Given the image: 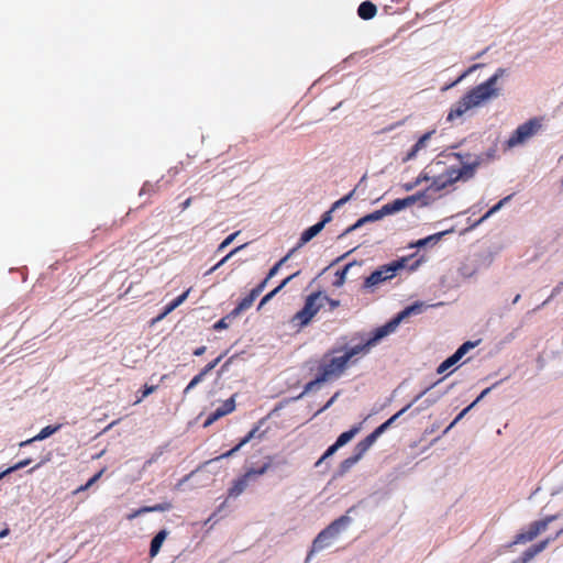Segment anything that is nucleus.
I'll use <instances>...</instances> for the list:
<instances>
[{
	"mask_svg": "<svg viewBox=\"0 0 563 563\" xmlns=\"http://www.w3.org/2000/svg\"><path fill=\"white\" fill-rule=\"evenodd\" d=\"M412 188H413V185H407V186H406V189H407V190H411Z\"/></svg>",
	"mask_w": 563,
	"mask_h": 563,
	"instance_id": "bf43d9fd",
	"label": "nucleus"
},
{
	"mask_svg": "<svg viewBox=\"0 0 563 563\" xmlns=\"http://www.w3.org/2000/svg\"><path fill=\"white\" fill-rule=\"evenodd\" d=\"M156 389H157L156 385H147V384H145L143 386V389L141 390L142 396L135 401V404L141 402L145 397H147L148 395L153 394Z\"/></svg>",
	"mask_w": 563,
	"mask_h": 563,
	"instance_id": "37998d69",
	"label": "nucleus"
},
{
	"mask_svg": "<svg viewBox=\"0 0 563 563\" xmlns=\"http://www.w3.org/2000/svg\"><path fill=\"white\" fill-rule=\"evenodd\" d=\"M296 252V249H291L286 256H284L280 261H278L268 272V275L266 276L267 279L272 278L274 275L277 274L280 266L288 261V258Z\"/></svg>",
	"mask_w": 563,
	"mask_h": 563,
	"instance_id": "7c9ffc66",
	"label": "nucleus"
},
{
	"mask_svg": "<svg viewBox=\"0 0 563 563\" xmlns=\"http://www.w3.org/2000/svg\"><path fill=\"white\" fill-rule=\"evenodd\" d=\"M434 385L426 388L423 391L416 396L412 402L405 406L402 409H400L398 412H396L394 416L387 419L384 423L377 427L378 431L383 434L401 415H404L412 406L413 402L418 401Z\"/></svg>",
	"mask_w": 563,
	"mask_h": 563,
	"instance_id": "4468645a",
	"label": "nucleus"
},
{
	"mask_svg": "<svg viewBox=\"0 0 563 563\" xmlns=\"http://www.w3.org/2000/svg\"><path fill=\"white\" fill-rule=\"evenodd\" d=\"M559 518L558 515H550L541 520L533 521L529 525L527 531H521L515 536L512 544H523L534 540L541 532H544L549 525Z\"/></svg>",
	"mask_w": 563,
	"mask_h": 563,
	"instance_id": "423d86ee",
	"label": "nucleus"
},
{
	"mask_svg": "<svg viewBox=\"0 0 563 563\" xmlns=\"http://www.w3.org/2000/svg\"><path fill=\"white\" fill-rule=\"evenodd\" d=\"M325 299H328V296L321 291L308 295L303 307L292 316L291 324L299 329L308 325L324 306Z\"/></svg>",
	"mask_w": 563,
	"mask_h": 563,
	"instance_id": "20e7f679",
	"label": "nucleus"
},
{
	"mask_svg": "<svg viewBox=\"0 0 563 563\" xmlns=\"http://www.w3.org/2000/svg\"><path fill=\"white\" fill-rule=\"evenodd\" d=\"M332 208L328 211H325L322 217H321V220L318 222V224H322V229L324 228V225L330 222L332 220Z\"/></svg>",
	"mask_w": 563,
	"mask_h": 563,
	"instance_id": "c03bdc74",
	"label": "nucleus"
},
{
	"mask_svg": "<svg viewBox=\"0 0 563 563\" xmlns=\"http://www.w3.org/2000/svg\"><path fill=\"white\" fill-rule=\"evenodd\" d=\"M445 233L446 232H440V233H435V234L429 235V236H427L424 239H420L415 244H412L411 246H417V247L426 246L427 245V241H434V243H437Z\"/></svg>",
	"mask_w": 563,
	"mask_h": 563,
	"instance_id": "72a5a7b5",
	"label": "nucleus"
},
{
	"mask_svg": "<svg viewBox=\"0 0 563 563\" xmlns=\"http://www.w3.org/2000/svg\"><path fill=\"white\" fill-rule=\"evenodd\" d=\"M511 196H507L504 199L499 200L494 207H492L478 221V223L484 222L487 220L490 216H493L495 212H497L509 199Z\"/></svg>",
	"mask_w": 563,
	"mask_h": 563,
	"instance_id": "c756f323",
	"label": "nucleus"
},
{
	"mask_svg": "<svg viewBox=\"0 0 563 563\" xmlns=\"http://www.w3.org/2000/svg\"><path fill=\"white\" fill-rule=\"evenodd\" d=\"M463 174H464L463 169H450V170H448V178L441 183L435 180L434 185H435L437 189H442V188L446 187L448 185H451L454 181L462 178Z\"/></svg>",
	"mask_w": 563,
	"mask_h": 563,
	"instance_id": "393cba45",
	"label": "nucleus"
},
{
	"mask_svg": "<svg viewBox=\"0 0 563 563\" xmlns=\"http://www.w3.org/2000/svg\"><path fill=\"white\" fill-rule=\"evenodd\" d=\"M519 299H520V295H517V296L514 298L512 302H514V303H517V302L519 301Z\"/></svg>",
	"mask_w": 563,
	"mask_h": 563,
	"instance_id": "13d9d810",
	"label": "nucleus"
},
{
	"mask_svg": "<svg viewBox=\"0 0 563 563\" xmlns=\"http://www.w3.org/2000/svg\"><path fill=\"white\" fill-rule=\"evenodd\" d=\"M246 307V297L242 298L235 309L213 324L214 330H222L229 327V322Z\"/></svg>",
	"mask_w": 563,
	"mask_h": 563,
	"instance_id": "2eb2a0df",
	"label": "nucleus"
},
{
	"mask_svg": "<svg viewBox=\"0 0 563 563\" xmlns=\"http://www.w3.org/2000/svg\"><path fill=\"white\" fill-rule=\"evenodd\" d=\"M246 488V474L236 478L232 486L228 489V498L239 497Z\"/></svg>",
	"mask_w": 563,
	"mask_h": 563,
	"instance_id": "4be33fe9",
	"label": "nucleus"
},
{
	"mask_svg": "<svg viewBox=\"0 0 563 563\" xmlns=\"http://www.w3.org/2000/svg\"><path fill=\"white\" fill-rule=\"evenodd\" d=\"M104 471H106V468L100 470L85 485L79 486L74 493L77 494V493L87 490L89 487H91L96 482H98L101 478Z\"/></svg>",
	"mask_w": 563,
	"mask_h": 563,
	"instance_id": "2f4dec72",
	"label": "nucleus"
},
{
	"mask_svg": "<svg viewBox=\"0 0 563 563\" xmlns=\"http://www.w3.org/2000/svg\"><path fill=\"white\" fill-rule=\"evenodd\" d=\"M541 128V123L537 118L530 119L529 121L520 124L507 141L509 147L517 146L525 143L531 136H533Z\"/></svg>",
	"mask_w": 563,
	"mask_h": 563,
	"instance_id": "0eeeda50",
	"label": "nucleus"
},
{
	"mask_svg": "<svg viewBox=\"0 0 563 563\" xmlns=\"http://www.w3.org/2000/svg\"><path fill=\"white\" fill-rule=\"evenodd\" d=\"M492 390V387H488L486 389H484L481 395L473 401L475 402V405L481 401L489 391Z\"/></svg>",
	"mask_w": 563,
	"mask_h": 563,
	"instance_id": "603ef678",
	"label": "nucleus"
},
{
	"mask_svg": "<svg viewBox=\"0 0 563 563\" xmlns=\"http://www.w3.org/2000/svg\"><path fill=\"white\" fill-rule=\"evenodd\" d=\"M245 444H246V437H243L234 448H232L231 450H229V451L220 454L219 456L208 461L207 463H211L213 461H219V460L231 457Z\"/></svg>",
	"mask_w": 563,
	"mask_h": 563,
	"instance_id": "bb28decb",
	"label": "nucleus"
},
{
	"mask_svg": "<svg viewBox=\"0 0 563 563\" xmlns=\"http://www.w3.org/2000/svg\"><path fill=\"white\" fill-rule=\"evenodd\" d=\"M267 278H265L257 287L253 288L250 292H249V307L252 305L253 300L260 296V294L263 291L266 283H267Z\"/></svg>",
	"mask_w": 563,
	"mask_h": 563,
	"instance_id": "e433bc0d",
	"label": "nucleus"
},
{
	"mask_svg": "<svg viewBox=\"0 0 563 563\" xmlns=\"http://www.w3.org/2000/svg\"><path fill=\"white\" fill-rule=\"evenodd\" d=\"M190 289H187L181 295L173 299L166 307L164 308V311L155 319V321H159L164 319L168 313L174 311L177 307H179L188 297Z\"/></svg>",
	"mask_w": 563,
	"mask_h": 563,
	"instance_id": "aec40b11",
	"label": "nucleus"
},
{
	"mask_svg": "<svg viewBox=\"0 0 563 563\" xmlns=\"http://www.w3.org/2000/svg\"><path fill=\"white\" fill-rule=\"evenodd\" d=\"M481 67V64H475L473 66H471L468 69H466L463 74H461L459 76V78L453 81L451 85H449L448 87H445V89H449L455 85H457L459 82H461L464 78H466L471 73H473L476 68Z\"/></svg>",
	"mask_w": 563,
	"mask_h": 563,
	"instance_id": "a19ab883",
	"label": "nucleus"
},
{
	"mask_svg": "<svg viewBox=\"0 0 563 563\" xmlns=\"http://www.w3.org/2000/svg\"><path fill=\"white\" fill-rule=\"evenodd\" d=\"M243 246H239L236 249H234L233 251H231L228 255H225L217 265H214L210 272H213L216 271L223 262H225L231 255H233L235 252H238L239 250H241Z\"/></svg>",
	"mask_w": 563,
	"mask_h": 563,
	"instance_id": "de8ad7c7",
	"label": "nucleus"
},
{
	"mask_svg": "<svg viewBox=\"0 0 563 563\" xmlns=\"http://www.w3.org/2000/svg\"><path fill=\"white\" fill-rule=\"evenodd\" d=\"M333 400H334V397H332V398L328 401V404L324 406V408H328L330 405H332Z\"/></svg>",
	"mask_w": 563,
	"mask_h": 563,
	"instance_id": "4d7b16f0",
	"label": "nucleus"
},
{
	"mask_svg": "<svg viewBox=\"0 0 563 563\" xmlns=\"http://www.w3.org/2000/svg\"><path fill=\"white\" fill-rule=\"evenodd\" d=\"M380 435L382 433L376 428L372 433H369L366 438H364L355 445L354 453L362 459L363 455L369 450V448L375 443V441Z\"/></svg>",
	"mask_w": 563,
	"mask_h": 563,
	"instance_id": "ddd939ff",
	"label": "nucleus"
},
{
	"mask_svg": "<svg viewBox=\"0 0 563 563\" xmlns=\"http://www.w3.org/2000/svg\"><path fill=\"white\" fill-rule=\"evenodd\" d=\"M415 310V306L407 307L389 322L375 329L369 336L362 340L361 343L350 347L333 349L331 353L325 354L318 365L316 378L305 386L303 393L312 390L322 383L340 378L349 366L356 364L360 357L368 354L373 346L383 338L394 332L400 321Z\"/></svg>",
	"mask_w": 563,
	"mask_h": 563,
	"instance_id": "f257e3e1",
	"label": "nucleus"
},
{
	"mask_svg": "<svg viewBox=\"0 0 563 563\" xmlns=\"http://www.w3.org/2000/svg\"><path fill=\"white\" fill-rule=\"evenodd\" d=\"M475 406V402H472L470 406L464 408L456 417L455 419L450 423V426L444 430V433H446L450 429H452L473 407Z\"/></svg>",
	"mask_w": 563,
	"mask_h": 563,
	"instance_id": "ea45409f",
	"label": "nucleus"
},
{
	"mask_svg": "<svg viewBox=\"0 0 563 563\" xmlns=\"http://www.w3.org/2000/svg\"><path fill=\"white\" fill-rule=\"evenodd\" d=\"M325 302L329 303L331 310H334L335 308H338L340 306L339 300L332 299L330 297H328V299H325Z\"/></svg>",
	"mask_w": 563,
	"mask_h": 563,
	"instance_id": "8fccbe9b",
	"label": "nucleus"
},
{
	"mask_svg": "<svg viewBox=\"0 0 563 563\" xmlns=\"http://www.w3.org/2000/svg\"><path fill=\"white\" fill-rule=\"evenodd\" d=\"M31 459H25V460H22L20 462H18L16 464H14L13 466H10L9 468L4 470L3 472L0 473V476H5L12 472H15L18 470H21L25 466H27L30 463H31Z\"/></svg>",
	"mask_w": 563,
	"mask_h": 563,
	"instance_id": "f704fd0d",
	"label": "nucleus"
},
{
	"mask_svg": "<svg viewBox=\"0 0 563 563\" xmlns=\"http://www.w3.org/2000/svg\"><path fill=\"white\" fill-rule=\"evenodd\" d=\"M267 423L266 420H262L258 426H256L255 428H253L252 430L249 431V435H247V439L249 441L252 440V439H261L265 432H266V429L265 430H262V427L265 426Z\"/></svg>",
	"mask_w": 563,
	"mask_h": 563,
	"instance_id": "473e14b6",
	"label": "nucleus"
},
{
	"mask_svg": "<svg viewBox=\"0 0 563 563\" xmlns=\"http://www.w3.org/2000/svg\"><path fill=\"white\" fill-rule=\"evenodd\" d=\"M300 274V271H297L296 273L289 275L287 278H285L277 287H275L272 291H269L267 295H265L261 302L260 308L264 306L268 300H271L277 292H279L292 278L297 277Z\"/></svg>",
	"mask_w": 563,
	"mask_h": 563,
	"instance_id": "b1692460",
	"label": "nucleus"
},
{
	"mask_svg": "<svg viewBox=\"0 0 563 563\" xmlns=\"http://www.w3.org/2000/svg\"><path fill=\"white\" fill-rule=\"evenodd\" d=\"M507 73L505 68H498L484 82L473 87L466 91L456 102H454L446 115V121L452 122L462 118L468 111L481 108L489 103L492 100L503 95V88L498 86V80Z\"/></svg>",
	"mask_w": 563,
	"mask_h": 563,
	"instance_id": "f03ea898",
	"label": "nucleus"
},
{
	"mask_svg": "<svg viewBox=\"0 0 563 563\" xmlns=\"http://www.w3.org/2000/svg\"><path fill=\"white\" fill-rule=\"evenodd\" d=\"M475 346L474 342H464L450 357L443 361L437 368L438 374H443L450 367L455 365L471 349Z\"/></svg>",
	"mask_w": 563,
	"mask_h": 563,
	"instance_id": "6e6552de",
	"label": "nucleus"
},
{
	"mask_svg": "<svg viewBox=\"0 0 563 563\" xmlns=\"http://www.w3.org/2000/svg\"><path fill=\"white\" fill-rule=\"evenodd\" d=\"M221 357H217L214 361L210 362L209 364H207L203 369L197 374L191 380L190 383L186 386V388L184 389V395H187L195 386H197L200 382H202L203 377L211 371L213 369L217 364L219 363Z\"/></svg>",
	"mask_w": 563,
	"mask_h": 563,
	"instance_id": "f3484780",
	"label": "nucleus"
},
{
	"mask_svg": "<svg viewBox=\"0 0 563 563\" xmlns=\"http://www.w3.org/2000/svg\"><path fill=\"white\" fill-rule=\"evenodd\" d=\"M3 476H0V479L2 478Z\"/></svg>",
	"mask_w": 563,
	"mask_h": 563,
	"instance_id": "e2e57ef3",
	"label": "nucleus"
},
{
	"mask_svg": "<svg viewBox=\"0 0 563 563\" xmlns=\"http://www.w3.org/2000/svg\"><path fill=\"white\" fill-rule=\"evenodd\" d=\"M351 517L344 515L333 520L327 528L321 530L312 541L311 550L307 555V561L311 556L328 547L339 537V534L351 523Z\"/></svg>",
	"mask_w": 563,
	"mask_h": 563,
	"instance_id": "7ed1b4c3",
	"label": "nucleus"
},
{
	"mask_svg": "<svg viewBox=\"0 0 563 563\" xmlns=\"http://www.w3.org/2000/svg\"><path fill=\"white\" fill-rule=\"evenodd\" d=\"M353 195V192H350L349 195L342 197L341 199L336 200L333 206H332V210L343 206L345 202H347L351 198V196Z\"/></svg>",
	"mask_w": 563,
	"mask_h": 563,
	"instance_id": "49530a36",
	"label": "nucleus"
},
{
	"mask_svg": "<svg viewBox=\"0 0 563 563\" xmlns=\"http://www.w3.org/2000/svg\"><path fill=\"white\" fill-rule=\"evenodd\" d=\"M361 431V423L352 427L349 431L341 433L334 442L336 446L341 448L350 442Z\"/></svg>",
	"mask_w": 563,
	"mask_h": 563,
	"instance_id": "a878e982",
	"label": "nucleus"
},
{
	"mask_svg": "<svg viewBox=\"0 0 563 563\" xmlns=\"http://www.w3.org/2000/svg\"><path fill=\"white\" fill-rule=\"evenodd\" d=\"M224 417V413L222 410H220L219 408H217L213 412H211L208 418L206 419V421L203 422V427L205 428H208L210 427L213 422H216L218 419Z\"/></svg>",
	"mask_w": 563,
	"mask_h": 563,
	"instance_id": "c9c22d12",
	"label": "nucleus"
},
{
	"mask_svg": "<svg viewBox=\"0 0 563 563\" xmlns=\"http://www.w3.org/2000/svg\"><path fill=\"white\" fill-rule=\"evenodd\" d=\"M234 239V234H231L230 236H228L220 245H219V249L218 251H223L231 242L232 240Z\"/></svg>",
	"mask_w": 563,
	"mask_h": 563,
	"instance_id": "09e8293b",
	"label": "nucleus"
},
{
	"mask_svg": "<svg viewBox=\"0 0 563 563\" xmlns=\"http://www.w3.org/2000/svg\"><path fill=\"white\" fill-rule=\"evenodd\" d=\"M377 13L376 5L371 1H364L358 5L357 14L363 20H371Z\"/></svg>",
	"mask_w": 563,
	"mask_h": 563,
	"instance_id": "5701e85b",
	"label": "nucleus"
},
{
	"mask_svg": "<svg viewBox=\"0 0 563 563\" xmlns=\"http://www.w3.org/2000/svg\"><path fill=\"white\" fill-rule=\"evenodd\" d=\"M271 466V463L269 462H265L261 467L256 468V467H249V472H247V475H249V478L254 476V475H262L268 467Z\"/></svg>",
	"mask_w": 563,
	"mask_h": 563,
	"instance_id": "79ce46f5",
	"label": "nucleus"
},
{
	"mask_svg": "<svg viewBox=\"0 0 563 563\" xmlns=\"http://www.w3.org/2000/svg\"><path fill=\"white\" fill-rule=\"evenodd\" d=\"M561 187H562V189H563V179L561 180Z\"/></svg>",
	"mask_w": 563,
	"mask_h": 563,
	"instance_id": "680f3d73",
	"label": "nucleus"
},
{
	"mask_svg": "<svg viewBox=\"0 0 563 563\" xmlns=\"http://www.w3.org/2000/svg\"><path fill=\"white\" fill-rule=\"evenodd\" d=\"M405 208H406V206H405V202L402 199H396V200L383 206V209H384V212L386 213V216L398 212Z\"/></svg>",
	"mask_w": 563,
	"mask_h": 563,
	"instance_id": "cd10ccee",
	"label": "nucleus"
},
{
	"mask_svg": "<svg viewBox=\"0 0 563 563\" xmlns=\"http://www.w3.org/2000/svg\"><path fill=\"white\" fill-rule=\"evenodd\" d=\"M422 196V194H417V195H412V196H408L406 198H404V202H405V206L406 207H409V206H412L415 202H417L419 200V198Z\"/></svg>",
	"mask_w": 563,
	"mask_h": 563,
	"instance_id": "a18cd8bd",
	"label": "nucleus"
},
{
	"mask_svg": "<svg viewBox=\"0 0 563 563\" xmlns=\"http://www.w3.org/2000/svg\"><path fill=\"white\" fill-rule=\"evenodd\" d=\"M167 536H168V531L166 529H163L155 534V537L151 541V547H150V556L151 558H155L158 554V552L162 548V544L165 541V539L167 538Z\"/></svg>",
	"mask_w": 563,
	"mask_h": 563,
	"instance_id": "412c9836",
	"label": "nucleus"
},
{
	"mask_svg": "<svg viewBox=\"0 0 563 563\" xmlns=\"http://www.w3.org/2000/svg\"><path fill=\"white\" fill-rule=\"evenodd\" d=\"M435 133V130L426 132L422 136L419 137V140L416 142V144L410 148V151L407 153V155L402 158V162L406 163L408 161H411L417 157L419 152L422 150H426L428 146V141L431 139V136Z\"/></svg>",
	"mask_w": 563,
	"mask_h": 563,
	"instance_id": "9b49d317",
	"label": "nucleus"
},
{
	"mask_svg": "<svg viewBox=\"0 0 563 563\" xmlns=\"http://www.w3.org/2000/svg\"><path fill=\"white\" fill-rule=\"evenodd\" d=\"M172 508H173V505L169 501L156 504L154 506H144V507L135 509L132 512H130L129 515H126V519L131 521L143 514L164 512V511L170 510Z\"/></svg>",
	"mask_w": 563,
	"mask_h": 563,
	"instance_id": "9d476101",
	"label": "nucleus"
},
{
	"mask_svg": "<svg viewBox=\"0 0 563 563\" xmlns=\"http://www.w3.org/2000/svg\"><path fill=\"white\" fill-rule=\"evenodd\" d=\"M407 258L402 257L391 263L379 266L369 276H367L363 283V288L374 289L382 283L393 279L397 273L405 268Z\"/></svg>",
	"mask_w": 563,
	"mask_h": 563,
	"instance_id": "39448f33",
	"label": "nucleus"
},
{
	"mask_svg": "<svg viewBox=\"0 0 563 563\" xmlns=\"http://www.w3.org/2000/svg\"><path fill=\"white\" fill-rule=\"evenodd\" d=\"M321 231H322V224L316 223V224L311 225L310 228H308L307 230H305L301 233L300 239L294 249H296V251H297L298 249L302 247L306 243H308L310 240H312Z\"/></svg>",
	"mask_w": 563,
	"mask_h": 563,
	"instance_id": "6ab92c4d",
	"label": "nucleus"
},
{
	"mask_svg": "<svg viewBox=\"0 0 563 563\" xmlns=\"http://www.w3.org/2000/svg\"><path fill=\"white\" fill-rule=\"evenodd\" d=\"M8 534H9V529H8V528L3 529V530L0 532V539H2V538H4V537H7Z\"/></svg>",
	"mask_w": 563,
	"mask_h": 563,
	"instance_id": "6e6d98bb",
	"label": "nucleus"
},
{
	"mask_svg": "<svg viewBox=\"0 0 563 563\" xmlns=\"http://www.w3.org/2000/svg\"><path fill=\"white\" fill-rule=\"evenodd\" d=\"M220 410L223 411L224 416L231 413L235 409V400L234 396L227 399L220 407H218Z\"/></svg>",
	"mask_w": 563,
	"mask_h": 563,
	"instance_id": "4c0bfd02",
	"label": "nucleus"
},
{
	"mask_svg": "<svg viewBox=\"0 0 563 563\" xmlns=\"http://www.w3.org/2000/svg\"><path fill=\"white\" fill-rule=\"evenodd\" d=\"M191 201H192V198H188L186 199L181 205H180V208L181 210H186L190 205H191Z\"/></svg>",
	"mask_w": 563,
	"mask_h": 563,
	"instance_id": "5fc2aeb1",
	"label": "nucleus"
},
{
	"mask_svg": "<svg viewBox=\"0 0 563 563\" xmlns=\"http://www.w3.org/2000/svg\"><path fill=\"white\" fill-rule=\"evenodd\" d=\"M60 427H62V424L46 426L33 438L22 441L20 443V446L23 448V446L30 445L31 443H33L35 441H42V440L51 437L55 432H57L60 429Z\"/></svg>",
	"mask_w": 563,
	"mask_h": 563,
	"instance_id": "a211bd4d",
	"label": "nucleus"
},
{
	"mask_svg": "<svg viewBox=\"0 0 563 563\" xmlns=\"http://www.w3.org/2000/svg\"><path fill=\"white\" fill-rule=\"evenodd\" d=\"M380 435L382 433L376 428L372 433H369L366 438H364L355 445L354 453L362 459L363 455L369 450V448L375 443V441Z\"/></svg>",
	"mask_w": 563,
	"mask_h": 563,
	"instance_id": "f8f14e48",
	"label": "nucleus"
},
{
	"mask_svg": "<svg viewBox=\"0 0 563 563\" xmlns=\"http://www.w3.org/2000/svg\"><path fill=\"white\" fill-rule=\"evenodd\" d=\"M361 457L356 455L355 453L352 456H349L347 459L343 460L340 464V473L344 474L347 472L353 465H355Z\"/></svg>",
	"mask_w": 563,
	"mask_h": 563,
	"instance_id": "c85d7f7f",
	"label": "nucleus"
},
{
	"mask_svg": "<svg viewBox=\"0 0 563 563\" xmlns=\"http://www.w3.org/2000/svg\"><path fill=\"white\" fill-rule=\"evenodd\" d=\"M206 346H199L194 351L195 356H201L206 352Z\"/></svg>",
	"mask_w": 563,
	"mask_h": 563,
	"instance_id": "864d4df0",
	"label": "nucleus"
},
{
	"mask_svg": "<svg viewBox=\"0 0 563 563\" xmlns=\"http://www.w3.org/2000/svg\"><path fill=\"white\" fill-rule=\"evenodd\" d=\"M562 534L563 528L560 529L553 537H548L539 543L531 545L522 553V563H527L528 561L532 560L537 554L545 550L551 542L555 541Z\"/></svg>",
	"mask_w": 563,
	"mask_h": 563,
	"instance_id": "1a4fd4ad",
	"label": "nucleus"
},
{
	"mask_svg": "<svg viewBox=\"0 0 563 563\" xmlns=\"http://www.w3.org/2000/svg\"><path fill=\"white\" fill-rule=\"evenodd\" d=\"M349 268H350V265H346L341 272L338 273V276H339L338 284H343L344 283V277H345V274H346Z\"/></svg>",
	"mask_w": 563,
	"mask_h": 563,
	"instance_id": "3c124183",
	"label": "nucleus"
},
{
	"mask_svg": "<svg viewBox=\"0 0 563 563\" xmlns=\"http://www.w3.org/2000/svg\"><path fill=\"white\" fill-rule=\"evenodd\" d=\"M338 449H339V446H336L335 443L330 445L327 449V451L323 453V455L316 462L314 466L318 467L319 465H321V463H323L328 457L333 455L338 451Z\"/></svg>",
	"mask_w": 563,
	"mask_h": 563,
	"instance_id": "58836bf2",
	"label": "nucleus"
},
{
	"mask_svg": "<svg viewBox=\"0 0 563 563\" xmlns=\"http://www.w3.org/2000/svg\"><path fill=\"white\" fill-rule=\"evenodd\" d=\"M38 466H40V464H37V465H36L35 467H33V468H30V471H29V472H30V473H31V472H33V471H34L35 468H37Z\"/></svg>",
	"mask_w": 563,
	"mask_h": 563,
	"instance_id": "052dcab7",
	"label": "nucleus"
},
{
	"mask_svg": "<svg viewBox=\"0 0 563 563\" xmlns=\"http://www.w3.org/2000/svg\"><path fill=\"white\" fill-rule=\"evenodd\" d=\"M385 216H386V213L384 212V209L382 207L379 210H376V211L368 213V214L364 216L363 218L358 219L353 225L349 227L345 230V233H350L367 222H374V221L380 220Z\"/></svg>",
	"mask_w": 563,
	"mask_h": 563,
	"instance_id": "dca6fc26",
	"label": "nucleus"
}]
</instances>
